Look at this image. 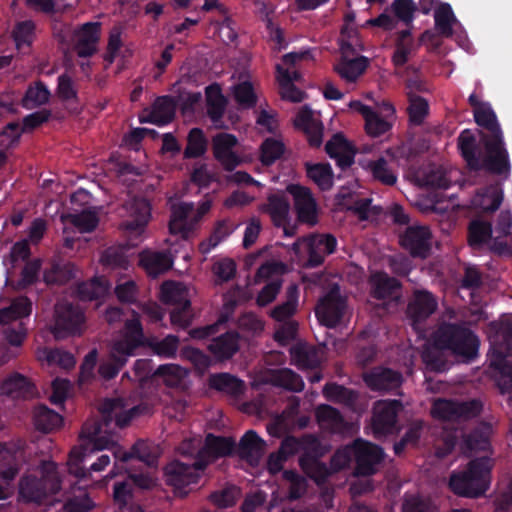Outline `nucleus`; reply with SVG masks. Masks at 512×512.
Instances as JSON below:
<instances>
[{"label": "nucleus", "mask_w": 512, "mask_h": 512, "mask_svg": "<svg viewBox=\"0 0 512 512\" xmlns=\"http://www.w3.org/2000/svg\"><path fill=\"white\" fill-rule=\"evenodd\" d=\"M479 139L470 129L463 130L457 138L460 155L471 171H485L489 174L508 179L511 174V162L504 136L496 113L489 103L473 111Z\"/></svg>", "instance_id": "obj_1"}, {"label": "nucleus", "mask_w": 512, "mask_h": 512, "mask_svg": "<svg viewBox=\"0 0 512 512\" xmlns=\"http://www.w3.org/2000/svg\"><path fill=\"white\" fill-rule=\"evenodd\" d=\"M100 411L104 417V422L88 421L82 428V438L88 440L85 450H88L89 445L93 444L90 452L111 450L114 458L122 462L136 457L149 466L155 464L159 453L154 444L138 441L132 447V452L127 453L122 451L112 435L107 434L108 422L115 421L117 426L124 427L133 417L139 414V407L128 405L122 399H110L102 403Z\"/></svg>", "instance_id": "obj_2"}, {"label": "nucleus", "mask_w": 512, "mask_h": 512, "mask_svg": "<svg viewBox=\"0 0 512 512\" xmlns=\"http://www.w3.org/2000/svg\"><path fill=\"white\" fill-rule=\"evenodd\" d=\"M436 350L446 351L457 361L470 363L478 356L480 340L464 322H443L432 335Z\"/></svg>", "instance_id": "obj_3"}, {"label": "nucleus", "mask_w": 512, "mask_h": 512, "mask_svg": "<svg viewBox=\"0 0 512 512\" xmlns=\"http://www.w3.org/2000/svg\"><path fill=\"white\" fill-rule=\"evenodd\" d=\"M512 323L502 322L499 331L491 341L488 353L489 371L496 387L502 395H508L512 405Z\"/></svg>", "instance_id": "obj_4"}, {"label": "nucleus", "mask_w": 512, "mask_h": 512, "mask_svg": "<svg viewBox=\"0 0 512 512\" xmlns=\"http://www.w3.org/2000/svg\"><path fill=\"white\" fill-rule=\"evenodd\" d=\"M492 460L488 456L472 459L466 468L453 471L449 477V489L457 496L478 498L490 487Z\"/></svg>", "instance_id": "obj_5"}, {"label": "nucleus", "mask_w": 512, "mask_h": 512, "mask_svg": "<svg viewBox=\"0 0 512 512\" xmlns=\"http://www.w3.org/2000/svg\"><path fill=\"white\" fill-rule=\"evenodd\" d=\"M143 337L139 318L127 321L123 335L112 342L109 358L101 363L99 374L104 379H111L117 375L128 358L134 354L135 349L143 343Z\"/></svg>", "instance_id": "obj_6"}, {"label": "nucleus", "mask_w": 512, "mask_h": 512, "mask_svg": "<svg viewBox=\"0 0 512 512\" xmlns=\"http://www.w3.org/2000/svg\"><path fill=\"white\" fill-rule=\"evenodd\" d=\"M346 28L341 31L340 57L334 64V70L347 83H355L367 70L370 64L368 57L361 55L364 45L358 35L348 34Z\"/></svg>", "instance_id": "obj_7"}, {"label": "nucleus", "mask_w": 512, "mask_h": 512, "mask_svg": "<svg viewBox=\"0 0 512 512\" xmlns=\"http://www.w3.org/2000/svg\"><path fill=\"white\" fill-rule=\"evenodd\" d=\"M54 34L61 43L72 46L80 58L91 57L97 51L100 24L88 22L72 30L68 25H56Z\"/></svg>", "instance_id": "obj_8"}, {"label": "nucleus", "mask_w": 512, "mask_h": 512, "mask_svg": "<svg viewBox=\"0 0 512 512\" xmlns=\"http://www.w3.org/2000/svg\"><path fill=\"white\" fill-rule=\"evenodd\" d=\"M192 289L180 282L167 281L161 286V299L176 306L171 312L170 318L174 325L185 328L190 324L189 311Z\"/></svg>", "instance_id": "obj_9"}, {"label": "nucleus", "mask_w": 512, "mask_h": 512, "mask_svg": "<svg viewBox=\"0 0 512 512\" xmlns=\"http://www.w3.org/2000/svg\"><path fill=\"white\" fill-rule=\"evenodd\" d=\"M482 408V402L478 399L459 401L439 398L432 405L431 415L438 420L458 422L479 416Z\"/></svg>", "instance_id": "obj_10"}, {"label": "nucleus", "mask_w": 512, "mask_h": 512, "mask_svg": "<svg viewBox=\"0 0 512 512\" xmlns=\"http://www.w3.org/2000/svg\"><path fill=\"white\" fill-rule=\"evenodd\" d=\"M59 489L60 478L52 462L43 465L40 480L25 477L20 483V495L28 502L40 503L48 494L56 493Z\"/></svg>", "instance_id": "obj_11"}, {"label": "nucleus", "mask_w": 512, "mask_h": 512, "mask_svg": "<svg viewBox=\"0 0 512 512\" xmlns=\"http://www.w3.org/2000/svg\"><path fill=\"white\" fill-rule=\"evenodd\" d=\"M404 406L398 399H383L374 403L371 427L376 439L392 435L399 431L398 415Z\"/></svg>", "instance_id": "obj_12"}, {"label": "nucleus", "mask_w": 512, "mask_h": 512, "mask_svg": "<svg viewBox=\"0 0 512 512\" xmlns=\"http://www.w3.org/2000/svg\"><path fill=\"white\" fill-rule=\"evenodd\" d=\"M352 453H354V474L368 477L376 474L384 461V449L370 441L357 438L352 442Z\"/></svg>", "instance_id": "obj_13"}, {"label": "nucleus", "mask_w": 512, "mask_h": 512, "mask_svg": "<svg viewBox=\"0 0 512 512\" xmlns=\"http://www.w3.org/2000/svg\"><path fill=\"white\" fill-rule=\"evenodd\" d=\"M169 232L188 240L196 235L199 217L194 215L193 203L170 201Z\"/></svg>", "instance_id": "obj_14"}, {"label": "nucleus", "mask_w": 512, "mask_h": 512, "mask_svg": "<svg viewBox=\"0 0 512 512\" xmlns=\"http://www.w3.org/2000/svg\"><path fill=\"white\" fill-rule=\"evenodd\" d=\"M201 471L202 462L174 460L165 467L164 475L166 483L174 488L175 493L184 496L188 493L186 488L197 482Z\"/></svg>", "instance_id": "obj_15"}, {"label": "nucleus", "mask_w": 512, "mask_h": 512, "mask_svg": "<svg viewBox=\"0 0 512 512\" xmlns=\"http://www.w3.org/2000/svg\"><path fill=\"white\" fill-rule=\"evenodd\" d=\"M84 315L80 308L67 302L58 303L55 307L54 324L51 332L56 339H64L82 332Z\"/></svg>", "instance_id": "obj_16"}, {"label": "nucleus", "mask_w": 512, "mask_h": 512, "mask_svg": "<svg viewBox=\"0 0 512 512\" xmlns=\"http://www.w3.org/2000/svg\"><path fill=\"white\" fill-rule=\"evenodd\" d=\"M80 445L74 447L70 453L68 458V469L71 474H73L77 478H86L91 471L100 472L103 471L111 462V458L108 454H102L91 466L88 470H85L81 463L84 458L97 450L90 452L93 448V444L89 445L88 450H85V446L87 445L88 440L82 438V432L80 433Z\"/></svg>", "instance_id": "obj_17"}, {"label": "nucleus", "mask_w": 512, "mask_h": 512, "mask_svg": "<svg viewBox=\"0 0 512 512\" xmlns=\"http://www.w3.org/2000/svg\"><path fill=\"white\" fill-rule=\"evenodd\" d=\"M432 233L428 226L411 225L400 235V245L412 257L426 258L431 251Z\"/></svg>", "instance_id": "obj_18"}, {"label": "nucleus", "mask_w": 512, "mask_h": 512, "mask_svg": "<svg viewBox=\"0 0 512 512\" xmlns=\"http://www.w3.org/2000/svg\"><path fill=\"white\" fill-rule=\"evenodd\" d=\"M366 386L372 391L392 392L400 389L403 383L401 372L388 367L376 366L362 374Z\"/></svg>", "instance_id": "obj_19"}, {"label": "nucleus", "mask_w": 512, "mask_h": 512, "mask_svg": "<svg viewBox=\"0 0 512 512\" xmlns=\"http://www.w3.org/2000/svg\"><path fill=\"white\" fill-rule=\"evenodd\" d=\"M437 308L438 301L435 295L428 290L418 289L413 292L407 305V316L416 329V326L425 322Z\"/></svg>", "instance_id": "obj_20"}, {"label": "nucleus", "mask_w": 512, "mask_h": 512, "mask_svg": "<svg viewBox=\"0 0 512 512\" xmlns=\"http://www.w3.org/2000/svg\"><path fill=\"white\" fill-rule=\"evenodd\" d=\"M63 223L64 245L67 248L73 247L71 232L75 228L79 233L93 231L99 223V217L95 211L84 210L80 213H69L61 216Z\"/></svg>", "instance_id": "obj_21"}, {"label": "nucleus", "mask_w": 512, "mask_h": 512, "mask_svg": "<svg viewBox=\"0 0 512 512\" xmlns=\"http://www.w3.org/2000/svg\"><path fill=\"white\" fill-rule=\"evenodd\" d=\"M286 190L293 197L298 219L310 225L315 224L317 222V203L311 191L298 184L288 185Z\"/></svg>", "instance_id": "obj_22"}, {"label": "nucleus", "mask_w": 512, "mask_h": 512, "mask_svg": "<svg viewBox=\"0 0 512 512\" xmlns=\"http://www.w3.org/2000/svg\"><path fill=\"white\" fill-rule=\"evenodd\" d=\"M237 144V138L228 133H218L212 138L213 155L226 170H233L241 162L234 150Z\"/></svg>", "instance_id": "obj_23"}, {"label": "nucleus", "mask_w": 512, "mask_h": 512, "mask_svg": "<svg viewBox=\"0 0 512 512\" xmlns=\"http://www.w3.org/2000/svg\"><path fill=\"white\" fill-rule=\"evenodd\" d=\"M123 210L125 212L123 216L127 217L123 227L131 232H141L151 216L150 204L143 198L128 200L124 204Z\"/></svg>", "instance_id": "obj_24"}, {"label": "nucleus", "mask_w": 512, "mask_h": 512, "mask_svg": "<svg viewBox=\"0 0 512 512\" xmlns=\"http://www.w3.org/2000/svg\"><path fill=\"white\" fill-rule=\"evenodd\" d=\"M325 151L342 170L349 168L354 163L355 150L341 133L333 135L326 143Z\"/></svg>", "instance_id": "obj_25"}, {"label": "nucleus", "mask_w": 512, "mask_h": 512, "mask_svg": "<svg viewBox=\"0 0 512 512\" xmlns=\"http://www.w3.org/2000/svg\"><path fill=\"white\" fill-rule=\"evenodd\" d=\"M234 443L228 438L208 435L202 442V448L198 451V462H202L203 470L205 467L218 457L228 455L233 449Z\"/></svg>", "instance_id": "obj_26"}, {"label": "nucleus", "mask_w": 512, "mask_h": 512, "mask_svg": "<svg viewBox=\"0 0 512 512\" xmlns=\"http://www.w3.org/2000/svg\"><path fill=\"white\" fill-rule=\"evenodd\" d=\"M346 309L345 300L338 295V287L322 297V326L330 328L338 325Z\"/></svg>", "instance_id": "obj_27"}, {"label": "nucleus", "mask_w": 512, "mask_h": 512, "mask_svg": "<svg viewBox=\"0 0 512 512\" xmlns=\"http://www.w3.org/2000/svg\"><path fill=\"white\" fill-rule=\"evenodd\" d=\"M353 107L365 120V131L371 137H380L391 130L392 123L382 117L371 106L355 101Z\"/></svg>", "instance_id": "obj_28"}, {"label": "nucleus", "mask_w": 512, "mask_h": 512, "mask_svg": "<svg viewBox=\"0 0 512 512\" xmlns=\"http://www.w3.org/2000/svg\"><path fill=\"white\" fill-rule=\"evenodd\" d=\"M294 125L304 133L310 146L320 147V123L308 106H303L299 110L294 119Z\"/></svg>", "instance_id": "obj_29"}, {"label": "nucleus", "mask_w": 512, "mask_h": 512, "mask_svg": "<svg viewBox=\"0 0 512 512\" xmlns=\"http://www.w3.org/2000/svg\"><path fill=\"white\" fill-rule=\"evenodd\" d=\"M370 295L377 300L392 297L398 292L402 284L399 280L389 276L384 271H375L369 277Z\"/></svg>", "instance_id": "obj_30"}, {"label": "nucleus", "mask_w": 512, "mask_h": 512, "mask_svg": "<svg viewBox=\"0 0 512 512\" xmlns=\"http://www.w3.org/2000/svg\"><path fill=\"white\" fill-rule=\"evenodd\" d=\"M139 262L149 276L157 277L172 268L174 258L170 252L146 250L140 254Z\"/></svg>", "instance_id": "obj_31"}, {"label": "nucleus", "mask_w": 512, "mask_h": 512, "mask_svg": "<svg viewBox=\"0 0 512 512\" xmlns=\"http://www.w3.org/2000/svg\"><path fill=\"white\" fill-rule=\"evenodd\" d=\"M490 425H482L462 435L461 450L467 455L471 456L478 451H487L490 448Z\"/></svg>", "instance_id": "obj_32"}, {"label": "nucleus", "mask_w": 512, "mask_h": 512, "mask_svg": "<svg viewBox=\"0 0 512 512\" xmlns=\"http://www.w3.org/2000/svg\"><path fill=\"white\" fill-rule=\"evenodd\" d=\"M260 210L267 213L276 226H284L289 221L290 203L282 194H271L267 202L260 207Z\"/></svg>", "instance_id": "obj_33"}, {"label": "nucleus", "mask_w": 512, "mask_h": 512, "mask_svg": "<svg viewBox=\"0 0 512 512\" xmlns=\"http://www.w3.org/2000/svg\"><path fill=\"white\" fill-rule=\"evenodd\" d=\"M277 80L280 85V94L283 99L291 102H301L305 98V93L295 87L294 82L300 80V74L297 70L290 71L277 66Z\"/></svg>", "instance_id": "obj_34"}, {"label": "nucleus", "mask_w": 512, "mask_h": 512, "mask_svg": "<svg viewBox=\"0 0 512 512\" xmlns=\"http://www.w3.org/2000/svg\"><path fill=\"white\" fill-rule=\"evenodd\" d=\"M36 358L43 366H56L64 370L72 369L76 364V360L71 353L48 347L37 348Z\"/></svg>", "instance_id": "obj_35"}, {"label": "nucleus", "mask_w": 512, "mask_h": 512, "mask_svg": "<svg viewBox=\"0 0 512 512\" xmlns=\"http://www.w3.org/2000/svg\"><path fill=\"white\" fill-rule=\"evenodd\" d=\"M265 452L264 441L252 430L246 432L241 438L238 454L251 465L258 464Z\"/></svg>", "instance_id": "obj_36"}, {"label": "nucleus", "mask_w": 512, "mask_h": 512, "mask_svg": "<svg viewBox=\"0 0 512 512\" xmlns=\"http://www.w3.org/2000/svg\"><path fill=\"white\" fill-rule=\"evenodd\" d=\"M238 348V335L233 332L214 338L208 345L209 351L218 360L230 358L237 352Z\"/></svg>", "instance_id": "obj_37"}, {"label": "nucleus", "mask_w": 512, "mask_h": 512, "mask_svg": "<svg viewBox=\"0 0 512 512\" xmlns=\"http://www.w3.org/2000/svg\"><path fill=\"white\" fill-rule=\"evenodd\" d=\"M322 395L331 402L352 407L358 398V393L337 383H326L322 388Z\"/></svg>", "instance_id": "obj_38"}, {"label": "nucleus", "mask_w": 512, "mask_h": 512, "mask_svg": "<svg viewBox=\"0 0 512 512\" xmlns=\"http://www.w3.org/2000/svg\"><path fill=\"white\" fill-rule=\"evenodd\" d=\"M32 311V303L26 297L14 299L9 306L0 309V324L6 325L27 317Z\"/></svg>", "instance_id": "obj_39"}, {"label": "nucleus", "mask_w": 512, "mask_h": 512, "mask_svg": "<svg viewBox=\"0 0 512 512\" xmlns=\"http://www.w3.org/2000/svg\"><path fill=\"white\" fill-rule=\"evenodd\" d=\"M434 22L435 29L441 36L449 38L453 35V25L457 19L449 3H441L435 8Z\"/></svg>", "instance_id": "obj_40"}, {"label": "nucleus", "mask_w": 512, "mask_h": 512, "mask_svg": "<svg viewBox=\"0 0 512 512\" xmlns=\"http://www.w3.org/2000/svg\"><path fill=\"white\" fill-rule=\"evenodd\" d=\"M291 361L300 369H310L318 363L317 350L306 344L297 343L290 349Z\"/></svg>", "instance_id": "obj_41"}, {"label": "nucleus", "mask_w": 512, "mask_h": 512, "mask_svg": "<svg viewBox=\"0 0 512 512\" xmlns=\"http://www.w3.org/2000/svg\"><path fill=\"white\" fill-rule=\"evenodd\" d=\"M174 112L173 101L168 97H160L154 102L149 115L144 121L164 125L172 120Z\"/></svg>", "instance_id": "obj_42"}, {"label": "nucleus", "mask_w": 512, "mask_h": 512, "mask_svg": "<svg viewBox=\"0 0 512 512\" xmlns=\"http://www.w3.org/2000/svg\"><path fill=\"white\" fill-rule=\"evenodd\" d=\"M206 93L207 113L216 127L223 128L220 122L225 110L226 100L217 87H208Z\"/></svg>", "instance_id": "obj_43"}, {"label": "nucleus", "mask_w": 512, "mask_h": 512, "mask_svg": "<svg viewBox=\"0 0 512 512\" xmlns=\"http://www.w3.org/2000/svg\"><path fill=\"white\" fill-rule=\"evenodd\" d=\"M368 168L374 180L385 186H393L396 184L397 174L384 157L370 161Z\"/></svg>", "instance_id": "obj_44"}, {"label": "nucleus", "mask_w": 512, "mask_h": 512, "mask_svg": "<svg viewBox=\"0 0 512 512\" xmlns=\"http://www.w3.org/2000/svg\"><path fill=\"white\" fill-rule=\"evenodd\" d=\"M35 427L43 432H51L62 424V417L46 406H38L33 415Z\"/></svg>", "instance_id": "obj_45"}, {"label": "nucleus", "mask_w": 512, "mask_h": 512, "mask_svg": "<svg viewBox=\"0 0 512 512\" xmlns=\"http://www.w3.org/2000/svg\"><path fill=\"white\" fill-rule=\"evenodd\" d=\"M492 225L490 222L475 219L468 226V243L471 247H480L492 237Z\"/></svg>", "instance_id": "obj_46"}, {"label": "nucleus", "mask_w": 512, "mask_h": 512, "mask_svg": "<svg viewBox=\"0 0 512 512\" xmlns=\"http://www.w3.org/2000/svg\"><path fill=\"white\" fill-rule=\"evenodd\" d=\"M51 93L42 82L31 84L22 98V105L26 109H33L48 103Z\"/></svg>", "instance_id": "obj_47"}, {"label": "nucleus", "mask_w": 512, "mask_h": 512, "mask_svg": "<svg viewBox=\"0 0 512 512\" xmlns=\"http://www.w3.org/2000/svg\"><path fill=\"white\" fill-rule=\"evenodd\" d=\"M0 390L1 393L14 398L27 397L32 393V386L24 376L15 374L3 381Z\"/></svg>", "instance_id": "obj_48"}, {"label": "nucleus", "mask_w": 512, "mask_h": 512, "mask_svg": "<svg viewBox=\"0 0 512 512\" xmlns=\"http://www.w3.org/2000/svg\"><path fill=\"white\" fill-rule=\"evenodd\" d=\"M286 298L283 304L275 307L271 311V316L276 321L286 322V320L296 312L298 303V288L296 285H291L287 288Z\"/></svg>", "instance_id": "obj_49"}, {"label": "nucleus", "mask_w": 512, "mask_h": 512, "mask_svg": "<svg viewBox=\"0 0 512 512\" xmlns=\"http://www.w3.org/2000/svg\"><path fill=\"white\" fill-rule=\"evenodd\" d=\"M76 267L72 263L63 266L52 263L49 268L45 269L43 279L47 284H62L75 276Z\"/></svg>", "instance_id": "obj_50"}, {"label": "nucleus", "mask_w": 512, "mask_h": 512, "mask_svg": "<svg viewBox=\"0 0 512 512\" xmlns=\"http://www.w3.org/2000/svg\"><path fill=\"white\" fill-rule=\"evenodd\" d=\"M294 247L300 254L307 256V266L315 267L320 263V238L317 235L295 243Z\"/></svg>", "instance_id": "obj_51"}, {"label": "nucleus", "mask_w": 512, "mask_h": 512, "mask_svg": "<svg viewBox=\"0 0 512 512\" xmlns=\"http://www.w3.org/2000/svg\"><path fill=\"white\" fill-rule=\"evenodd\" d=\"M407 98L409 121L413 125H421L429 113L428 101L415 93H407Z\"/></svg>", "instance_id": "obj_52"}, {"label": "nucleus", "mask_w": 512, "mask_h": 512, "mask_svg": "<svg viewBox=\"0 0 512 512\" xmlns=\"http://www.w3.org/2000/svg\"><path fill=\"white\" fill-rule=\"evenodd\" d=\"M235 227L226 220L219 221L210 237L200 243L199 250L203 253H209L211 249L216 247L221 241L227 238L233 231Z\"/></svg>", "instance_id": "obj_53"}, {"label": "nucleus", "mask_w": 512, "mask_h": 512, "mask_svg": "<svg viewBox=\"0 0 512 512\" xmlns=\"http://www.w3.org/2000/svg\"><path fill=\"white\" fill-rule=\"evenodd\" d=\"M233 95L235 101L243 108H251L256 103V93L248 77L233 86Z\"/></svg>", "instance_id": "obj_54"}, {"label": "nucleus", "mask_w": 512, "mask_h": 512, "mask_svg": "<svg viewBox=\"0 0 512 512\" xmlns=\"http://www.w3.org/2000/svg\"><path fill=\"white\" fill-rule=\"evenodd\" d=\"M187 374V370L176 364L161 365L154 373V375L161 377L165 385L169 387L180 385Z\"/></svg>", "instance_id": "obj_55"}, {"label": "nucleus", "mask_w": 512, "mask_h": 512, "mask_svg": "<svg viewBox=\"0 0 512 512\" xmlns=\"http://www.w3.org/2000/svg\"><path fill=\"white\" fill-rule=\"evenodd\" d=\"M207 149V140L202 132L198 128H193L187 139V146L184 151L186 158H197L202 156Z\"/></svg>", "instance_id": "obj_56"}, {"label": "nucleus", "mask_w": 512, "mask_h": 512, "mask_svg": "<svg viewBox=\"0 0 512 512\" xmlns=\"http://www.w3.org/2000/svg\"><path fill=\"white\" fill-rule=\"evenodd\" d=\"M272 381L275 385L281 386L292 391H301L303 389L302 379L290 369H279L273 373Z\"/></svg>", "instance_id": "obj_57"}, {"label": "nucleus", "mask_w": 512, "mask_h": 512, "mask_svg": "<svg viewBox=\"0 0 512 512\" xmlns=\"http://www.w3.org/2000/svg\"><path fill=\"white\" fill-rule=\"evenodd\" d=\"M109 289L105 279H94L78 286V295L82 300H92L107 293Z\"/></svg>", "instance_id": "obj_58"}, {"label": "nucleus", "mask_w": 512, "mask_h": 512, "mask_svg": "<svg viewBox=\"0 0 512 512\" xmlns=\"http://www.w3.org/2000/svg\"><path fill=\"white\" fill-rule=\"evenodd\" d=\"M394 16L406 26L412 25L417 5L413 0H394L391 4Z\"/></svg>", "instance_id": "obj_59"}, {"label": "nucleus", "mask_w": 512, "mask_h": 512, "mask_svg": "<svg viewBox=\"0 0 512 512\" xmlns=\"http://www.w3.org/2000/svg\"><path fill=\"white\" fill-rule=\"evenodd\" d=\"M34 24L31 21L19 22L13 30V38L16 48L22 50L28 48L34 37Z\"/></svg>", "instance_id": "obj_60"}, {"label": "nucleus", "mask_w": 512, "mask_h": 512, "mask_svg": "<svg viewBox=\"0 0 512 512\" xmlns=\"http://www.w3.org/2000/svg\"><path fill=\"white\" fill-rule=\"evenodd\" d=\"M210 384L217 390L237 394L242 391L243 383L229 374H217L210 378Z\"/></svg>", "instance_id": "obj_61"}, {"label": "nucleus", "mask_w": 512, "mask_h": 512, "mask_svg": "<svg viewBox=\"0 0 512 512\" xmlns=\"http://www.w3.org/2000/svg\"><path fill=\"white\" fill-rule=\"evenodd\" d=\"M287 272V266L278 261L267 262L260 266L256 275L255 282L266 281L269 279L279 280L278 277Z\"/></svg>", "instance_id": "obj_62"}, {"label": "nucleus", "mask_w": 512, "mask_h": 512, "mask_svg": "<svg viewBox=\"0 0 512 512\" xmlns=\"http://www.w3.org/2000/svg\"><path fill=\"white\" fill-rule=\"evenodd\" d=\"M284 152V144L279 139L268 138L261 145V160L269 165L280 158Z\"/></svg>", "instance_id": "obj_63"}, {"label": "nucleus", "mask_w": 512, "mask_h": 512, "mask_svg": "<svg viewBox=\"0 0 512 512\" xmlns=\"http://www.w3.org/2000/svg\"><path fill=\"white\" fill-rule=\"evenodd\" d=\"M239 497V489L235 486H230L212 493L210 500L219 508H227L233 506Z\"/></svg>", "instance_id": "obj_64"}]
</instances>
